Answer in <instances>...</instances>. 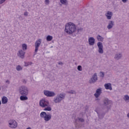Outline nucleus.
<instances>
[{
  "label": "nucleus",
  "instance_id": "e433bc0d",
  "mask_svg": "<svg viewBox=\"0 0 129 129\" xmlns=\"http://www.w3.org/2000/svg\"><path fill=\"white\" fill-rule=\"evenodd\" d=\"M28 15H29V13H28V12H25L24 13V16H27Z\"/></svg>",
  "mask_w": 129,
  "mask_h": 129
},
{
  "label": "nucleus",
  "instance_id": "2f4dec72",
  "mask_svg": "<svg viewBox=\"0 0 129 129\" xmlns=\"http://www.w3.org/2000/svg\"><path fill=\"white\" fill-rule=\"evenodd\" d=\"M77 69L79 71H82V67L81 66H78Z\"/></svg>",
  "mask_w": 129,
  "mask_h": 129
},
{
  "label": "nucleus",
  "instance_id": "473e14b6",
  "mask_svg": "<svg viewBox=\"0 0 129 129\" xmlns=\"http://www.w3.org/2000/svg\"><path fill=\"white\" fill-rule=\"evenodd\" d=\"M78 120L81 121V122H84V119L82 118L78 117Z\"/></svg>",
  "mask_w": 129,
  "mask_h": 129
},
{
  "label": "nucleus",
  "instance_id": "f257e3e1",
  "mask_svg": "<svg viewBox=\"0 0 129 129\" xmlns=\"http://www.w3.org/2000/svg\"><path fill=\"white\" fill-rule=\"evenodd\" d=\"M76 31V26L72 22H69L66 25L65 31L69 35H72Z\"/></svg>",
  "mask_w": 129,
  "mask_h": 129
},
{
  "label": "nucleus",
  "instance_id": "c03bdc74",
  "mask_svg": "<svg viewBox=\"0 0 129 129\" xmlns=\"http://www.w3.org/2000/svg\"><path fill=\"white\" fill-rule=\"evenodd\" d=\"M127 117H128V118H129V112L127 114Z\"/></svg>",
  "mask_w": 129,
  "mask_h": 129
},
{
  "label": "nucleus",
  "instance_id": "5701e85b",
  "mask_svg": "<svg viewBox=\"0 0 129 129\" xmlns=\"http://www.w3.org/2000/svg\"><path fill=\"white\" fill-rule=\"evenodd\" d=\"M46 114H47V113H46V112H44V111L41 112L40 113V115L41 118L44 119L45 118V116L46 115Z\"/></svg>",
  "mask_w": 129,
  "mask_h": 129
},
{
  "label": "nucleus",
  "instance_id": "4c0bfd02",
  "mask_svg": "<svg viewBox=\"0 0 129 129\" xmlns=\"http://www.w3.org/2000/svg\"><path fill=\"white\" fill-rule=\"evenodd\" d=\"M84 114H85V112L83 113V112H81L80 113V116H83V115H84Z\"/></svg>",
  "mask_w": 129,
  "mask_h": 129
},
{
  "label": "nucleus",
  "instance_id": "bb28decb",
  "mask_svg": "<svg viewBox=\"0 0 129 129\" xmlns=\"http://www.w3.org/2000/svg\"><path fill=\"white\" fill-rule=\"evenodd\" d=\"M16 69L17 70V71H22V70H23V67L20 65H18L16 67Z\"/></svg>",
  "mask_w": 129,
  "mask_h": 129
},
{
  "label": "nucleus",
  "instance_id": "a211bd4d",
  "mask_svg": "<svg viewBox=\"0 0 129 129\" xmlns=\"http://www.w3.org/2000/svg\"><path fill=\"white\" fill-rule=\"evenodd\" d=\"M104 87L105 89L112 90V87H111V84L110 83L105 84L104 85Z\"/></svg>",
  "mask_w": 129,
  "mask_h": 129
},
{
  "label": "nucleus",
  "instance_id": "c756f323",
  "mask_svg": "<svg viewBox=\"0 0 129 129\" xmlns=\"http://www.w3.org/2000/svg\"><path fill=\"white\" fill-rule=\"evenodd\" d=\"M67 93H69L70 94H76V91L75 90H71L67 92Z\"/></svg>",
  "mask_w": 129,
  "mask_h": 129
},
{
  "label": "nucleus",
  "instance_id": "6e6552de",
  "mask_svg": "<svg viewBox=\"0 0 129 129\" xmlns=\"http://www.w3.org/2000/svg\"><path fill=\"white\" fill-rule=\"evenodd\" d=\"M41 43H42V39H38L35 43V52L37 53L38 52V50H39V47H40V45H41Z\"/></svg>",
  "mask_w": 129,
  "mask_h": 129
},
{
  "label": "nucleus",
  "instance_id": "b1692460",
  "mask_svg": "<svg viewBox=\"0 0 129 129\" xmlns=\"http://www.w3.org/2000/svg\"><path fill=\"white\" fill-rule=\"evenodd\" d=\"M59 2L62 5H64V6L68 5V1H67V0H59Z\"/></svg>",
  "mask_w": 129,
  "mask_h": 129
},
{
  "label": "nucleus",
  "instance_id": "72a5a7b5",
  "mask_svg": "<svg viewBox=\"0 0 129 129\" xmlns=\"http://www.w3.org/2000/svg\"><path fill=\"white\" fill-rule=\"evenodd\" d=\"M100 77H104V72H100Z\"/></svg>",
  "mask_w": 129,
  "mask_h": 129
},
{
  "label": "nucleus",
  "instance_id": "37998d69",
  "mask_svg": "<svg viewBox=\"0 0 129 129\" xmlns=\"http://www.w3.org/2000/svg\"><path fill=\"white\" fill-rule=\"evenodd\" d=\"M6 83H8V84H10V81L7 80V81H6Z\"/></svg>",
  "mask_w": 129,
  "mask_h": 129
},
{
  "label": "nucleus",
  "instance_id": "9d476101",
  "mask_svg": "<svg viewBox=\"0 0 129 129\" xmlns=\"http://www.w3.org/2000/svg\"><path fill=\"white\" fill-rule=\"evenodd\" d=\"M95 111L97 112L98 117L100 118V119H102V118L104 117V115H105V112L102 111V110L98 111L96 110Z\"/></svg>",
  "mask_w": 129,
  "mask_h": 129
},
{
  "label": "nucleus",
  "instance_id": "a18cd8bd",
  "mask_svg": "<svg viewBox=\"0 0 129 129\" xmlns=\"http://www.w3.org/2000/svg\"><path fill=\"white\" fill-rule=\"evenodd\" d=\"M26 129H32V128H31L30 127H28Z\"/></svg>",
  "mask_w": 129,
  "mask_h": 129
},
{
  "label": "nucleus",
  "instance_id": "7c9ffc66",
  "mask_svg": "<svg viewBox=\"0 0 129 129\" xmlns=\"http://www.w3.org/2000/svg\"><path fill=\"white\" fill-rule=\"evenodd\" d=\"M82 31H83V28H80L78 29V30H77L78 34H80V33H81V32H82Z\"/></svg>",
  "mask_w": 129,
  "mask_h": 129
},
{
  "label": "nucleus",
  "instance_id": "79ce46f5",
  "mask_svg": "<svg viewBox=\"0 0 129 129\" xmlns=\"http://www.w3.org/2000/svg\"><path fill=\"white\" fill-rule=\"evenodd\" d=\"M23 83H25V84L27 83V82L26 81V80H23Z\"/></svg>",
  "mask_w": 129,
  "mask_h": 129
},
{
  "label": "nucleus",
  "instance_id": "7ed1b4c3",
  "mask_svg": "<svg viewBox=\"0 0 129 129\" xmlns=\"http://www.w3.org/2000/svg\"><path fill=\"white\" fill-rule=\"evenodd\" d=\"M20 94L21 95H28L29 94V90L28 88L25 86H22L19 89Z\"/></svg>",
  "mask_w": 129,
  "mask_h": 129
},
{
  "label": "nucleus",
  "instance_id": "cd10ccee",
  "mask_svg": "<svg viewBox=\"0 0 129 129\" xmlns=\"http://www.w3.org/2000/svg\"><path fill=\"white\" fill-rule=\"evenodd\" d=\"M43 110L44 111H51L52 110V108L51 107L48 106L46 108H45Z\"/></svg>",
  "mask_w": 129,
  "mask_h": 129
},
{
  "label": "nucleus",
  "instance_id": "f8f14e48",
  "mask_svg": "<svg viewBox=\"0 0 129 129\" xmlns=\"http://www.w3.org/2000/svg\"><path fill=\"white\" fill-rule=\"evenodd\" d=\"M25 54H26V52H25L24 50L20 49L17 53V55L18 57H20V58L21 59H24V58H25Z\"/></svg>",
  "mask_w": 129,
  "mask_h": 129
},
{
  "label": "nucleus",
  "instance_id": "aec40b11",
  "mask_svg": "<svg viewBox=\"0 0 129 129\" xmlns=\"http://www.w3.org/2000/svg\"><path fill=\"white\" fill-rule=\"evenodd\" d=\"M8 98L6 96H4L2 99V104H6V103H8Z\"/></svg>",
  "mask_w": 129,
  "mask_h": 129
},
{
  "label": "nucleus",
  "instance_id": "423d86ee",
  "mask_svg": "<svg viewBox=\"0 0 129 129\" xmlns=\"http://www.w3.org/2000/svg\"><path fill=\"white\" fill-rule=\"evenodd\" d=\"M43 93L45 96H47V97H54L55 95H56V94L53 91H50L48 90H44Z\"/></svg>",
  "mask_w": 129,
  "mask_h": 129
},
{
  "label": "nucleus",
  "instance_id": "c9c22d12",
  "mask_svg": "<svg viewBox=\"0 0 129 129\" xmlns=\"http://www.w3.org/2000/svg\"><path fill=\"white\" fill-rule=\"evenodd\" d=\"M6 0H0V5H2L5 3Z\"/></svg>",
  "mask_w": 129,
  "mask_h": 129
},
{
  "label": "nucleus",
  "instance_id": "de8ad7c7",
  "mask_svg": "<svg viewBox=\"0 0 129 129\" xmlns=\"http://www.w3.org/2000/svg\"><path fill=\"white\" fill-rule=\"evenodd\" d=\"M1 104H2V102L0 100V105H1Z\"/></svg>",
  "mask_w": 129,
  "mask_h": 129
},
{
  "label": "nucleus",
  "instance_id": "9b49d317",
  "mask_svg": "<svg viewBox=\"0 0 129 129\" xmlns=\"http://www.w3.org/2000/svg\"><path fill=\"white\" fill-rule=\"evenodd\" d=\"M97 74L95 73L92 76V77L89 80V83L91 84H92V83H95V82L97 81Z\"/></svg>",
  "mask_w": 129,
  "mask_h": 129
},
{
  "label": "nucleus",
  "instance_id": "ddd939ff",
  "mask_svg": "<svg viewBox=\"0 0 129 129\" xmlns=\"http://www.w3.org/2000/svg\"><path fill=\"white\" fill-rule=\"evenodd\" d=\"M102 93V89L101 88H99L97 89L96 91V93L94 94V96H95L96 98H98V97Z\"/></svg>",
  "mask_w": 129,
  "mask_h": 129
},
{
  "label": "nucleus",
  "instance_id": "a19ab883",
  "mask_svg": "<svg viewBox=\"0 0 129 129\" xmlns=\"http://www.w3.org/2000/svg\"><path fill=\"white\" fill-rule=\"evenodd\" d=\"M127 1L128 0H121L122 3H123L124 4H125V3H126L127 2Z\"/></svg>",
  "mask_w": 129,
  "mask_h": 129
},
{
  "label": "nucleus",
  "instance_id": "393cba45",
  "mask_svg": "<svg viewBox=\"0 0 129 129\" xmlns=\"http://www.w3.org/2000/svg\"><path fill=\"white\" fill-rule=\"evenodd\" d=\"M22 51H26L27 49L28 48V46L27 44L23 43L22 45Z\"/></svg>",
  "mask_w": 129,
  "mask_h": 129
},
{
  "label": "nucleus",
  "instance_id": "09e8293b",
  "mask_svg": "<svg viewBox=\"0 0 129 129\" xmlns=\"http://www.w3.org/2000/svg\"><path fill=\"white\" fill-rule=\"evenodd\" d=\"M1 87H0V90H1Z\"/></svg>",
  "mask_w": 129,
  "mask_h": 129
},
{
  "label": "nucleus",
  "instance_id": "20e7f679",
  "mask_svg": "<svg viewBox=\"0 0 129 129\" xmlns=\"http://www.w3.org/2000/svg\"><path fill=\"white\" fill-rule=\"evenodd\" d=\"M8 123L11 128H16L18 126V122L15 120H9Z\"/></svg>",
  "mask_w": 129,
  "mask_h": 129
},
{
  "label": "nucleus",
  "instance_id": "412c9836",
  "mask_svg": "<svg viewBox=\"0 0 129 129\" xmlns=\"http://www.w3.org/2000/svg\"><path fill=\"white\" fill-rule=\"evenodd\" d=\"M97 39L99 42H103V40H104V38L102 37L100 35L97 36Z\"/></svg>",
  "mask_w": 129,
  "mask_h": 129
},
{
  "label": "nucleus",
  "instance_id": "49530a36",
  "mask_svg": "<svg viewBox=\"0 0 129 129\" xmlns=\"http://www.w3.org/2000/svg\"><path fill=\"white\" fill-rule=\"evenodd\" d=\"M100 99H99L98 98H97V99H96V100H100Z\"/></svg>",
  "mask_w": 129,
  "mask_h": 129
},
{
  "label": "nucleus",
  "instance_id": "0eeeda50",
  "mask_svg": "<svg viewBox=\"0 0 129 129\" xmlns=\"http://www.w3.org/2000/svg\"><path fill=\"white\" fill-rule=\"evenodd\" d=\"M103 102L104 105L106 106V108L107 109V110H109V109H110V101L108 99L106 98L104 99Z\"/></svg>",
  "mask_w": 129,
  "mask_h": 129
},
{
  "label": "nucleus",
  "instance_id": "f03ea898",
  "mask_svg": "<svg viewBox=\"0 0 129 129\" xmlns=\"http://www.w3.org/2000/svg\"><path fill=\"white\" fill-rule=\"evenodd\" d=\"M66 96V94L64 93H61L59 94H57L56 96H55L53 98V101L54 103H60L62 100H64L65 99V97Z\"/></svg>",
  "mask_w": 129,
  "mask_h": 129
},
{
  "label": "nucleus",
  "instance_id": "6ab92c4d",
  "mask_svg": "<svg viewBox=\"0 0 129 129\" xmlns=\"http://www.w3.org/2000/svg\"><path fill=\"white\" fill-rule=\"evenodd\" d=\"M122 57V54L121 53H117L115 55L114 59L116 60H119V59H121Z\"/></svg>",
  "mask_w": 129,
  "mask_h": 129
},
{
  "label": "nucleus",
  "instance_id": "4468645a",
  "mask_svg": "<svg viewBox=\"0 0 129 129\" xmlns=\"http://www.w3.org/2000/svg\"><path fill=\"white\" fill-rule=\"evenodd\" d=\"M105 17H106L107 20H111L112 16H113V13L110 11H107L105 14Z\"/></svg>",
  "mask_w": 129,
  "mask_h": 129
},
{
  "label": "nucleus",
  "instance_id": "58836bf2",
  "mask_svg": "<svg viewBox=\"0 0 129 129\" xmlns=\"http://www.w3.org/2000/svg\"><path fill=\"white\" fill-rule=\"evenodd\" d=\"M58 65H61V66H63V62H62L61 61H59L58 62Z\"/></svg>",
  "mask_w": 129,
  "mask_h": 129
},
{
  "label": "nucleus",
  "instance_id": "39448f33",
  "mask_svg": "<svg viewBox=\"0 0 129 129\" xmlns=\"http://www.w3.org/2000/svg\"><path fill=\"white\" fill-rule=\"evenodd\" d=\"M49 101L46 99H42L39 102V105L41 107H47V106H49Z\"/></svg>",
  "mask_w": 129,
  "mask_h": 129
},
{
  "label": "nucleus",
  "instance_id": "f3484780",
  "mask_svg": "<svg viewBox=\"0 0 129 129\" xmlns=\"http://www.w3.org/2000/svg\"><path fill=\"white\" fill-rule=\"evenodd\" d=\"M113 26H114V21H110L108 22L107 28L108 30H110V29H112V28H113Z\"/></svg>",
  "mask_w": 129,
  "mask_h": 129
},
{
  "label": "nucleus",
  "instance_id": "4be33fe9",
  "mask_svg": "<svg viewBox=\"0 0 129 129\" xmlns=\"http://www.w3.org/2000/svg\"><path fill=\"white\" fill-rule=\"evenodd\" d=\"M20 100H22V101L28 100V97H27V95H22L20 96Z\"/></svg>",
  "mask_w": 129,
  "mask_h": 129
},
{
  "label": "nucleus",
  "instance_id": "dca6fc26",
  "mask_svg": "<svg viewBox=\"0 0 129 129\" xmlns=\"http://www.w3.org/2000/svg\"><path fill=\"white\" fill-rule=\"evenodd\" d=\"M88 42L90 46H93L95 44V39L94 37H91L89 38Z\"/></svg>",
  "mask_w": 129,
  "mask_h": 129
},
{
  "label": "nucleus",
  "instance_id": "c85d7f7f",
  "mask_svg": "<svg viewBox=\"0 0 129 129\" xmlns=\"http://www.w3.org/2000/svg\"><path fill=\"white\" fill-rule=\"evenodd\" d=\"M123 100H125V101L129 102V96L127 95H124L123 97Z\"/></svg>",
  "mask_w": 129,
  "mask_h": 129
},
{
  "label": "nucleus",
  "instance_id": "f704fd0d",
  "mask_svg": "<svg viewBox=\"0 0 129 129\" xmlns=\"http://www.w3.org/2000/svg\"><path fill=\"white\" fill-rule=\"evenodd\" d=\"M45 4L46 5V6H48L49 4H50V1L49 0H45Z\"/></svg>",
  "mask_w": 129,
  "mask_h": 129
},
{
  "label": "nucleus",
  "instance_id": "ea45409f",
  "mask_svg": "<svg viewBox=\"0 0 129 129\" xmlns=\"http://www.w3.org/2000/svg\"><path fill=\"white\" fill-rule=\"evenodd\" d=\"M32 63V62H30L27 64H25V66H29V65H31Z\"/></svg>",
  "mask_w": 129,
  "mask_h": 129
},
{
  "label": "nucleus",
  "instance_id": "1a4fd4ad",
  "mask_svg": "<svg viewBox=\"0 0 129 129\" xmlns=\"http://www.w3.org/2000/svg\"><path fill=\"white\" fill-rule=\"evenodd\" d=\"M98 48V52L99 54H103V44H102V42H98L97 43Z\"/></svg>",
  "mask_w": 129,
  "mask_h": 129
},
{
  "label": "nucleus",
  "instance_id": "a878e982",
  "mask_svg": "<svg viewBox=\"0 0 129 129\" xmlns=\"http://www.w3.org/2000/svg\"><path fill=\"white\" fill-rule=\"evenodd\" d=\"M52 40H53V36L50 35H48L46 37V40L48 41V42H50V41H52Z\"/></svg>",
  "mask_w": 129,
  "mask_h": 129
},
{
  "label": "nucleus",
  "instance_id": "2eb2a0df",
  "mask_svg": "<svg viewBox=\"0 0 129 129\" xmlns=\"http://www.w3.org/2000/svg\"><path fill=\"white\" fill-rule=\"evenodd\" d=\"M51 118H52V115L50 113H47L45 115L44 120L45 122H47V121L51 120Z\"/></svg>",
  "mask_w": 129,
  "mask_h": 129
}]
</instances>
